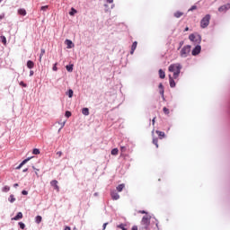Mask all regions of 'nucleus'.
<instances>
[{
    "label": "nucleus",
    "mask_w": 230,
    "mask_h": 230,
    "mask_svg": "<svg viewBox=\"0 0 230 230\" xmlns=\"http://www.w3.org/2000/svg\"><path fill=\"white\" fill-rule=\"evenodd\" d=\"M191 53V46L186 45L180 51V57L186 58Z\"/></svg>",
    "instance_id": "obj_3"
},
{
    "label": "nucleus",
    "mask_w": 230,
    "mask_h": 230,
    "mask_svg": "<svg viewBox=\"0 0 230 230\" xmlns=\"http://www.w3.org/2000/svg\"><path fill=\"white\" fill-rule=\"evenodd\" d=\"M209 21H211V15H205V17H203L202 20L200 21V27L208 28V26H209Z\"/></svg>",
    "instance_id": "obj_4"
},
{
    "label": "nucleus",
    "mask_w": 230,
    "mask_h": 230,
    "mask_svg": "<svg viewBox=\"0 0 230 230\" xmlns=\"http://www.w3.org/2000/svg\"><path fill=\"white\" fill-rule=\"evenodd\" d=\"M183 45H184V41H181V42H180L179 49H181V48H182Z\"/></svg>",
    "instance_id": "obj_47"
},
{
    "label": "nucleus",
    "mask_w": 230,
    "mask_h": 230,
    "mask_svg": "<svg viewBox=\"0 0 230 230\" xmlns=\"http://www.w3.org/2000/svg\"><path fill=\"white\" fill-rule=\"evenodd\" d=\"M107 3H109L110 4L114 3V0H107Z\"/></svg>",
    "instance_id": "obj_50"
},
{
    "label": "nucleus",
    "mask_w": 230,
    "mask_h": 230,
    "mask_svg": "<svg viewBox=\"0 0 230 230\" xmlns=\"http://www.w3.org/2000/svg\"><path fill=\"white\" fill-rule=\"evenodd\" d=\"M68 97L73 98V90L68 91Z\"/></svg>",
    "instance_id": "obj_41"
},
{
    "label": "nucleus",
    "mask_w": 230,
    "mask_h": 230,
    "mask_svg": "<svg viewBox=\"0 0 230 230\" xmlns=\"http://www.w3.org/2000/svg\"><path fill=\"white\" fill-rule=\"evenodd\" d=\"M200 51H202V47H200V45H197L191 51V55L193 57H197V55H199L200 53Z\"/></svg>",
    "instance_id": "obj_6"
},
{
    "label": "nucleus",
    "mask_w": 230,
    "mask_h": 230,
    "mask_svg": "<svg viewBox=\"0 0 230 230\" xmlns=\"http://www.w3.org/2000/svg\"><path fill=\"white\" fill-rule=\"evenodd\" d=\"M152 219V216L146 215L142 217L141 220V229L150 230V220Z\"/></svg>",
    "instance_id": "obj_2"
},
{
    "label": "nucleus",
    "mask_w": 230,
    "mask_h": 230,
    "mask_svg": "<svg viewBox=\"0 0 230 230\" xmlns=\"http://www.w3.org/2000/svg\"><path fill=\"white\" fill-rule=\"evenodd\" d=\"M64 127H66V121H63V123H61V128L58 129V132H60Z\"/></svg>",
    "instance_id": "obj_36"
},
{
    "label": "nucleus",
    "mask_w": 230,
    "mask_h": 230,
    "mask_svg": "<svg viewBox=\"0 0 230 230\" xmlns=\"http://www.w3.org/2000/svg\"><path fill=\"white\" fill-rule=\"evenodd\" d=\"M183 15H184V13L181 11H177L176 13H174V17H176V19H180V17H182Z\"/></svg>",
    "instance_id": "obj_16"
},
{
    "label": "nucleus",
    "mask_w": 230,
    "mask_h": 230,
    "mask_svg": "<svg viewBox=\"0 0 230 230\" xmlns=\"http://www.w3.org/2000/svg\"><path fill=\"white\" fill-rule=\"evenodd\" d=\"M20 85H22V87H27L26 84L24 82H20Z\"/></svg>",
    "instance_id": "obj_44"
},
{
    "label": "nucleus",
    "mask_w": 230,
    "mask_h": 230,
    "mask_svg": "<svg viewBox=\"0 0 230 230\" xmlns=\"http://www.w3.org/2000/svg\"><path fill=\"white\" fill-rule=\"evenodd\" d=\"M22 193L23 195H28V192H27L26 190H22Z\"/></svg>",
    "instance_id": "obj_52"
},
{
    "label": "nucleus",
    "mask_w": 230,
    "mask_h": 230,
    "mask_svg": "<svg viewBox=\"0 0 230 230\" xmlns=\"http://www.w3.org/2000/svg\"><path fill=\"white\" fill-rule=\"evenodd\" d=\"M229 9H230V4H226L221 5L218 8V12L223 13V12H226Z\"/></svg>",
    "instance_id": "obj_8"
},
{
    "label": "nucleus",
    "mask_w": 230,
    "mask_h": 230,
    "mask_svg": "<svg viewBox=\"0 0 230 230\" xmlns=\"http://www.w3.org/2000/svg\"><path fill=\"white\" fill-rule=\"evenodd\" d=\"M65 230H71V227L66 226V227H65Z\"/></svg>",
    "instance_id": "obj_54"
},
{
    "label": "nucleus",
    "mask_w": 230,
    "mask_h": 230,
    "mask_svg": "<svg viewBox=\"0 0 230 230\" xmlns=\"http://www.w3.org/2000/svg\"><path fill=\"white\" fill-rule=\"evenodd\" d=\"M82 114H84V116H89V108H84L82 110Z\"/></svg>",
    "instance_id": "obj_20"
},
{
    "label": "nucleus",
    "mask_w": 230,
    "mask_h": 230,
    "mask_svg": "<svg viewBox=\"0 0 230 230\" xmlns=\"http://www.w3.org/2000/svg\"><path fill=\"white\" fill-rule=\"evenodd\" d=\"M50 186L56 190V191H60V187L58 186V181L53 180L50 181Z\"/></svg>",
    "instance_id": "obj_7"
},
{
    "label": "nucleus",
    "mask_w": 230,
    "mask_h": 230,
    "mask_svg": "<svg viewBox=\"0 0 230 230\" xmlns=\"http://www.w3.org/2000/svg\"><path fill=\"white\" fill-rule=\"evenodd\" d=\"M57 155H58V157H62V151L57 152Z\"/></svg>",
    "instance_id": "obj_45"
},
{
    "label": "nucleus",
    "mask_w": 230,
    "mask_h": 230,
    "mask_svg": "<svg viewBox=\"0 0 230 230\" xmlns=\"http://www.w3.org/2000/svg\"><path fill=\"white\" fill-rule=\"evenodd\" d=\"M27 67L29 69H33V67H35V63H33L31 60L27 61Z\"/></svg>",
    "instance_id": "obj_15"
},
{
    "label": "nucleus",
    "mask_w": 230,
    "mask_h": 230,
    "mask_svg": "<svg viewBox=\"0 0 230 230\" xmlns=\"http://www.w3.org/2000/svg\"><path fill=\"white\" fill-rule=\"evenodd\" d=\"M66 71H68L69 73H73V65H67L66 66Z\"/></svg>",
    "instance_id": "obj_24"
},
{
    "label": "nucleus",
    "mask_w": 230,
    "mask_h": 230,
    "mask_svg": "<svg viewBox=\"0 0 230 230\" xmlns=\"http://www.w3.org/2000/svg\"><path fill=\"white\" fill-rule=\"evenodd\" d=\"M138 213H141L142 215H146V211L145 210H139Z\"/></svg>",
    "instance_id": "obj_46"
},
{
    "label": "nucleus",
    "mask_w": 230,
    "mask_h": 230,
    "mask_svg": "<svg viewBox=\"0 0 230 230\" xmlns=\"http://www.w3.org/2000/svg\"><path fill=\"white\" fill-rule=\"evenodd\" d=\"M169 84H170V87L172 88L175 87V81L173 80V77H172V75H169Z\"/></svg>",
    "instance_id": "obj_12"
},
{
    "label": "nucleus",
    "mask_w": 230,
    "mask_h": 230,
    "mask_svg": "<svg viewBox=\"0 0 230 230\" xmlns=\"http://www.w3.org/2000/svg\"><path fill=\"white\" fill-rule=\"evenodd\" d=\"M120 152L122 153L127 152V146H120Z\"/></svg>",
    "instance_id": "obj_35"
},
{
    "label": "nucleus",
    "mask_w": 230,
    "mask_h": 230,
    "mask_svg": "<svg viewBox=\"0 0 230 230\" xmlns=\"http://www.w3.org/2000/svg\"><path fill=\"white\" fill-rule=\"evenodd\" d=\"M66 48L67 49H71V48H75V44H73V41H71L70 40H66Z\"/></svg>",
    "instance_id": "obj_10"
},
{
    "label": "nucleus",
    "mask_w": 230,
    "mask_h": 230,
    "mask_svg": "<svg viewBox=\"0 0 230 230\" xmlns=\"http://www.w3.org/2000/svg\"><path fill=\"white\" fill-rule=\"evenodd\" d=\"M3 19H4V13L0 14V20H3Z\"/></svg>",
    "instance_id": "obj_48"
},
{
    "label": "nucleus",
    "mask_w": 230,
    "mask_h": 230,
    "mask_svg": "<svg viewBox=\"0 0 230 230\" xmlns=\"http://www.w3.org/2000/svg\"><path fill=\"white\" fill-rule=\"evenodd\" d=\"M0 39H1V41H2L3 45L6 46V37L1 36Z\"/></svg>",
    "instance_id": "obj_28"
},
{
    "label": "nucleus",
    "mask_w": 230,
    "mask_h": 230,
    "mask_svg": "<svg viewBox=\"0 0 230 230\" xmlns=\"http://www.w3.org/2000/svg\"><path fill=\"white\" fill-rule=\"evenodd\" d=\"M190 31V28L186 27L184 31Z\"/></svg>",
    "instance_id": "obj_55"
},
{
    "label": "nucleus",
    "mask_w": 230,
    "mask_h": 230,
    "mask_svg": "<svg viewBox=\"0 0 230 230\" xmlns=\"http://www.w3.org/2000/svg\"><path fill=\"white\" fill-rule=\"evenodd\" d=\"M107 226H109V223H104L102 226V230L107 229Z\"/></svg>",
    "instance_id": "obj_42"
},
{
    "label": "nucleus",
    "mask_w": 230,
    "mask_h": 230,
    "mask_svg": "<svg viewBox=\"0 0 230 230\" xmlns=\"http://www.w3.org/2000/svg\"><path fill=\"white\" fill-rule=\"evenodd\" d=\"M158 73H159V77H160V78H162V79L166 78V74L164 73V71H163V69H160V70L158 71Z\"/></svg>",
    "instance_id": "obj_17"
},
{
    "label": "nucleus",
    "mask_w": 230,
    "mask_h": 230,
    "mask_svg": "<svg viewBox=\"0 0 230 230\" xmlns=\"http://www.w3.org/2000/svg\"><path fill=\"white\" fill-rule=\"evenodd\" d=\"M48 8H49V6H48V5H43V6L40 7V10H41L42 12H46V10H48Z\"/></svg>",
    "instance_id": "obj_32"
},
{
    "label": "nucleus",
    "mask_w": 230,
    "mask_h": 230,
    "mask_svg": "<svg viewBox=\"0 0 230 230\" xmlns=\"http://www.w3.org/2000/svg\"><path fill=\"white\" fill-rule=\"evenodd\" d=\"M19 226H20L21 229H24V227H26V225H24V223H22V222H20Z\"/></svg>",
    "instance_id": "obj_37"
},
{
    "label": "nucleus",
    "mask_w": 230,
    "mask_h": 230,
    "mask_svg": "<svg viewBox=\"0 0 230 230\" xmlns=\"http://www.w3.org/2000/svg\"><path fill=\"white\" fill-rule=\"evenodd\" d=\"M158 87L160 89V94L163 100H164V87L163 86V84H160Z\"/></svg>",
    "instance_id": "obj_13"
},
{
    "label": "nucleus",
    "mask_w": 230,
    "mask_h": 230,
    "mask_svg": "<svg viewBox=\"0 0 230 230\" xmlns=\"http://www.w3.org/2000/svg\"><path fill=\"white\" fill-rule=\"evenodd\" d=\"M111 197L112 200H119V194H118V192H116V191H111Z\"/></svg>",
    "instance_id": "obj_9"
},
{
    "label": "nucleus",
    "mask_w": 230,
    "mask_h": 230,
    "mask_svg": "<svg viewBox=\"0 0 230 230\" xmlns=\"http://www.w3.org/2000/svg\"><path fill=\"white\" fill-rule=\"evenodd\" d=\"M40 222H42V217L37 216L36 217V224H40Z\"/></svg>",
    "instance_id": "obj_29"
},
{
    "label": "nucleus",
    "mask_w": 230,
    "mask_h": 230,
    "mask_svg": "<svg viewBox=\"0 0 230 230\" xmlns=\"http://www.w3.org/2000/svg\"><path fill=\"white\" fill-rule=\"evenodd\" d=\"M3 191H4V193H8V191H10V187L4 186V187L3 188Z\"/></svg>",
    "instance_id": "obj_31"
},
{
    "label": "nucleus",
    "mask_w": 230,
    "mask_h": 230,
    "mask_svg": "<svg viewBox=\"0 0 230 230\" xmlns=\"http://www.w3.org/2000/svg\"><path fill=\"white\" fill-rule=\"evenodd\" d=\"M189 40L195 44H200L202 42V37L199 34H190Z\"/></svg>",
    "instance_id": "obj_5"
},
{
    "label": "nucleus",
    "mask_w": 230,
    "mask_h": 230,
    "mask_svg": "<svg viewBox=\"0 0 230 230\" xmlns=\"http://www.w3.org/2000/svg\"><path fill=\"white\" fill-rule=\"evenodd\" d=\"M14 188H17L19 186V183H14Z\"/></svg>",
    "instance_id": "obj_56"
},
{
    "label": "nucleus",
    "mask_w": 230,
    "mask_h": 230,
    "mask_svg": "<svg viewBox=\"0 0 230 230\" xmlns=\"http://www.w3.org/2000/svg\"><path fill=\"white\" fill-rule=\"evenodd\" d=\"M21 218H22V212H18V214L12 218V220H21Z\"/></svg>",
    "instance_id": "obj_18"
},
{
    "label": "nucleus",
    "mask_w": 230,
    "mask_h": 230,
    "mask_svg": "<svg viewBox=\"0 0 230 230\" xmlns=\"http://www.w3.org/2000/svg\"><path fill=\"white\" fill-rule=\"evenodd\" d=\"M65 116L66 118H71V111H66Z\"/></svg>",
    "instance_id": "obj_40"
},
{
    "label": "nucleus",
    "mask_w": 230,
    "mask_h": 230,
    "mask_svg": "<svg viewBox=\"0 0 230 230\" xmlns=\"http://www.w3.org/2000/svg\"><path fill=\"white\" fill-rule=\"evenodd\" d=\"M119 150H118V148H113L111 150V155H118Z\"/></svg>",
    "instance_id": "obj_26"
},
{
    "label": "nucleus",
    "mask_w": 230,
    "mask_h": 230,
    "mask_svg": "<svg viewBox=\"0 0 230 230\" xmlns=\"http://www.w3.org/2000/svg\"><path fill=\"white\" fill-rule=\"evenodd\" d=\"M163 111L165 114H170V110L168 108L164 107Z\"/></svg>",
    "instance_id": "obj_33"
},
{
    "label": "nucleus",
    "mask_w": 230,
    "mask_h": 230,
    "mask_svg": "<svg viewBox=\"0 0 230 230\" xmlns=\"http://www.w3.org/2000/svg\"><path fill=\"white\" fill-rule=\"evenodd\" d=\"M136 48H137V41H134L131 46V51H130L131 55H134V51H136Z\"/></svg>",
    "instance_id": "obj_14"
},
{
    "label": "nucleus",
    "mask_w": 230,
    "mask_h": 230,
    "mask_svg": "<svg viewBox=\"0 0 230 230\" xmlns=\"http://www.w3.org/2000/svg\"><path fill=\"white\" fill-rule=\"evenodd\" d=\"M193 10H197V5H192V6L189 9V12H193Z\"/></svg>",
    "instance_id": "obj_38"
},
{
    "label": "nucleus",
    "mask_w": 230,
    "mask_h": 230,
    "mask_svg": "<svg viewBox=\"0 0 230 230\" xmlns=\"http://www.w3.org/2000/svg\"><path fill=\"white\" fill-rule=\"evenodd\" d=\"M52 69H53V71H58V68L57 67V63L54 64Z\"/></svg>",
    "instance_id": "obj_43"
},
{
    "label": "nucleus",
    "mask_w": 230,
    "mask_h": 230,
    "mask_svg": "<svg viewBox=\"0 0 230 230\" xmlns=\"http://www.w3.org/2000/svg\"><path fill=\"white\" fill-rule=\"evenodd\" d=\"M18 13H19V15L25 16L26 15V9H19Z\"/></svg>",
    "instance_id": "obj_22"
},
{
    "label": "nucleus",
    "mask_w": 230,
    "mask_h": 230,
    "mask_svg": "<svg viewBox=\"0 0 230 230\" xmlns=\"http://www.w3.org/2000/svg\"><path fill=\"white\" fill-rule=\"evenodd\" d=\"M14 200H15V199H14L13 195H10L9 202L13 203Z\"/></svg>",
    "instance_id": "obj_34"
},
{
    "label": "nucleus",
    "mask_w": 230,
    "mask_h": 230,
    "mask_svg": "<svg viewBox=\"0 0 230 230\" xmlns=\"http://www.w3.org/2000/svg\"><path fill=\"white\" fill-rule=\"evenodd\" d=\"M117 227L119 229L127 230V225L124 224L118 225Z\"/></svg>",
    "instance_id": "obj_25"
},
{
    "label": "nucleus",
    "mask_w": 230,
    "mask_h": 230,
    "mask_svg": "<svg viewBox=\"0 0 230 230\" xmlns=\"http://www.w3.org/2000/svg\"><path fill=\"white\" fill-rule=\"evenodd\" d=\"M34 72L32 70L30 71V76H33Z\"/></svg>",
    "instance_id": "obj_51"
},
{
    "label": "nucleus",
    "mask_w": 230,
    "mask_h": 230,
    "mask_svg": "<svg viewBox=\"0 0 230 230\" xmlns=\"http://www.w3.org/2000/svg\"><path fill=\"white\" fill-rule=\"evenodd\" d=\"M182 69V66L180 63L172 64L168 67V71L170 73H173V78H179V75H181V70Z\"/></svg>",
    "instance_id": "obj_1"
},
{
    "label": "nucleus",
    "mask_w": 230,
    "mask_h": 230,
    "mask_svg": "<svg viewBox=\"0 0 230 230\" xmlns=\"http://www.w3.org/2000/svg\"><path fill=\"white\" fill-rule=\"evenodd\" d=\"M75 13H76V10L72 8V12L69 13V15H75Z\"/></svg>",
    "instance_id": "obj_39"
},
{
    "label": "nucleus",
    "mask_w": 230,
    "mask_h": 230,
    "mask_svg": "<svg viewBox=\"0 0 230 230\" xmlns=\"http://www.w3.org/2000/svg\"><path fill=\"white\" fill-rule=\"evenodd\" d=\"M156 134L158 135L160 139H163V137H164V136H165L164 132L159 131V130H156Z\"/></svg>",
    "instance_id": "obj_21"
},
{
    "label": "nucleus",
    "mask_w": 230,
    "mask_h": 230,
    "mask_svg": "<svg viewBox=\"0 0 230 230\" xmlns=\"http://www.w3.org/2000/svg\"><path fill=\"white\" fill-rule=\"evenodd\" d=\"M152 123H153V125H155V118H154V119H152Z\"/></svg>",
    "instance_id": "obj_53"
},
{
    "label": "nucleus",
    "mask_w": 230,
    "mask_h": 230,
    "mask_svg": "<svg viewBox=\"0 0 230 230\" xmlns=\"http://www.w3.org/2000/svg\"><path fill=\"white\" fill-rule=\"evenodd\" d=\"M23 172H28V169H24Z\"/></svg>",
    "instance_id": "obj_57"
},
{
    "label": "nucleus",
    "mask_w": 230,
    "mask_h": 230,
    "mask_svg": "<svg viewBox=\"0 0 230 230\" xmlns=\"http://www.w3.org/2000/svg\"><path fill=\"white\" fill-rule=\"evenodd\" d=\"M125 188V184H119L118 187H117V191L119 192H121L123 191V189Z\"/></svg>",
    "instance_id": "obj_23"
},
{
    "label": "nucleus",
    "mask_w": 230,
    "mask_h": 230,
    "mask_svg": "<svg viewBox=\"0 0 230 230\" xmlns=\"http://www.w3.org/2000/svg\"><path fill=\"white\" fill-rule=\"evenodd\" d=\"M45 54H46V49H41L40 54V58H39L40 62H42V57H44Z\"/></svg>",
    "instance_id": "obj_19"
},
{
    "label": "nucleus",
    "mask_w": 230,
    "mask_h": 230,
    "mask_svg": "<svg viewBox=\"0 0 230 230\" xmlns=\"http://www.w3.org/2000/svg\"><path fill=\"white\" fill-rule=\"evenodd\" d=\"M159 140L157 138L153 139V145H155L156 148H159Z\"/></svg>",
    "instance_id": "obj_27"
},
{
    "label": "nucleus",
    "mask_w": 230,
    "mask_h": 230,
    "mask_svg": "<svg viewBox=\"0 0 230 230\" xmlns=\"http://www.w3.org/2000/svg\"><path fill=\"white\" fill-rule=\"evenodd\" d=\"M31 158H26L25 160H23L18 167H16V170H21L22 168V166H24V164H26V163H28V161H30Z\"/></svg>",
    "instance_id": "obj_11"
},
{
    "label": "nucleus",
    "mask_w": 230,
    "mask_h": 230,
    "mask_svg": "<svg viewBox=\"0 0 230 230\" xmlns=\"http://www.w3.org/2000/svg\"><path fill=\"white\" fill-rule=\"evenodd\" d=\"M131 230H137V226H132Z\"/></svg>",
    "instance_id": "obj_49"
},
{
    "label": "nucleus",
    "mask_w": 230,
    "mask_h": 230,
    "mask_svg": "<svg viewBox=\"0 0 230 230\" xmlns=\"http://www.w3.org/2000/svg\"><path fill=\"white\" fill-rule=\"evenodd\" d=\"M32 154H34V155H39V154H40V150H39L38 148L33 149Z\"/></svg>",
    "instance_id": "obj_30"
}]
</instances>
